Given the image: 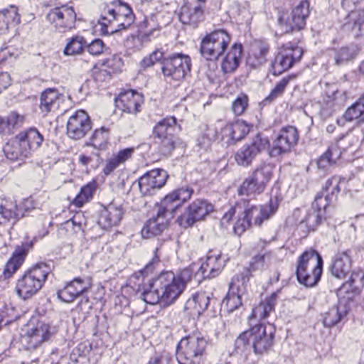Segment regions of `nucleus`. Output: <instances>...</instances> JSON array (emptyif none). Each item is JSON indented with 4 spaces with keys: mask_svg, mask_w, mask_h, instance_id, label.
<instances>
[{
    "mask_svg": "<svg viewBox=\"0 0 364 364\" xmlns=\"http://www.w3.org/2000/svg\"><path fill=\"white\" fill-rule=\"evenodd\" d=\"M193 269L188 267L180 271L177 274L173 272L161 273L144 290L141 298L146 303L163 306L172 304L183 291L186 284L191 281Z\"/></svg>",
    "mask_w": 364,
    "mask_h": 364,
    "instance_id": "1",
    "label": "nucleus"
},
{
    "mask_svg": "<svg viewBox=\"0 0 364 364\" xmlns=\"http://www.w3.org/2000/svg\"><path fill=\"white\" fill-rule=\"evenodd\" d=\"M237 208L240 215L234 226V232L240 235L251 225L259 226L272 216L278 208V203L277 200L270 199L267 205H256L248 200L242 199L237 202Z\"/></svg>",
    "mask_w": 364,
    "mask_h": 364,
    "instance_id": "2",
    "label": "nucleus"
},
{
    "mask_svg": "<svg viewBox=\"0 0 364 364\" xmlns=\"http://www.w3.org/2000/svg\"><path fill=\"white\" fill-rule=\"evenodd\" d=\"M274 330L272 325L258 324L242 332L235 341V348L243 353L252 348L256 354L267 352L273 346Z\"/></svg>",
    "mask_w": 364,
    "mask_h": 364,
    "instance_id": "3",
    "label": "nucleus"
},
{
    "mask_svg": "<svg viewBox=\"0 0 364 364\" xmlns=\"http://www.w3.org/2000/svg\"><path fill=\"white\" fill-rule=\"evenodd\" d=\"M208 348V341L200 332L189 334L179 341L176 359L179 364H200Z\"/></svg>",
    "mask_w": 364,
    "mask_h": 364,
    "instance_id": "4",
    "label": "nucleus"
},
{
    "mask_svg": "<svg viewBox=\"0 0 364 364\" xmlns=\"http://www.w3.org/2000/svg\"><path fill=\"white\" fill-rule=\"evenodd\" d=\"M323 269L321 256L315 250L304 252L297 259L296 274L298 282L308 287L319 282Z\"/></svg>",
    "mask_w": 364,
    "mask_h": 364,
    "instance_id": "5",
    "label": "nucleus"
},
{
    "mask_svg": "<svg viewBox=\"0 0 364 364\" xmlns=\"http://www.w3.org/2000/svg\"><path fill=\"white\" fill-rule=\"evenodd\" d=\"M50 272L45 263L37 264L29 269L17 282L16 293L23 299L35 295L43 287Z\"/></svg>",
    "mask_w": 364,
    "mask_h": 364,
    "instance_id": "6",
    "label": "nucleus"
},
{
    "mask_svg": "<svg viewBox=\"0 0 364 364\" xmlns=\"http://www.w3.org/2000/svg\"><path fill=\"white\" fill-rule=\"evenodd\" d=\"M344 180L338 176H333L326 181L321 193L316 195L312 203L313 213H309L303 221L307 226L313 228L320 223L322 212L330 204L333 196L340 191V184Z\"/></svg>",
    "mask_w": 364,
    "mask_h": 364,
    "instance_id": "7",
    "label": "nucleus"
},
{
    "mask_svg": "<svg viewBox=\"0 0 364 364\" xmlns=\"http://www.w3.org/2000/svg\"><path fill=\"white\" fill-rule=\"evenodd\" d=\"M270 164H261L246 178L238 188L240 196L259 195L264 192L273 175Z\"/></svg>",
    "mask_w": 364,
    "mask_h": 364,
    "instance_id": "8",
    "label": "nucleus"
},
{
    "mask_svg": "<svg viewBox=\"0 0 364 364\" xmlns=\"http://www.w3.org/2000/svg\"><path fill=\"white\" fill-rule=\"evenodd\" d=\"M176 119L166 117L157 122L152 131V137L158 149L164 155L169 154L175 149L174 132Z\"/></svg>",
    "mask_w": 364,
    "mask_h": 364,
    "instance_id": "9",
    "label": "nucleus"
},
{
    "mask_svg": "<svg viewBox=\"0 0 364 364\" xmlns=\"http://www.w3.org/2000/svg\"><path fill=\"white\" fill-rule=\"evenodd\" d=\"M191 65V58L188 55L177 53L163 60L161 70L166 81H181L190 73Z\"/></svg>",
    "mask_w": 364,
    "mask_h": 364,
    "instance_id": "10",
    "label": "nucleus"
},
{
    "mask_svg": "<svg viewBox=\"0 0 364 364\" xmlns=\"http://www.w3.org/2000/svg\"><path fill=\"white\" fill-rule=\"evenodd\" d=\"M303 49L298 46H283L271 64L274 75H279L299 62L303 55Z\"/></svg>",
    "mask_w": 364,
    "mask_h": 364,
    "instance_id": "11",
    "label": "nucleus"
},
{
    "mask_svg": "<svg viewBox=\"0 0 364 364\" xmlns=\"http://www.w3.org/2000/svg\"><path fill=\"white\" fill-rule=\"evenodd\" d=\"M269 141L267 137L257 134L249 144L243 145L235 154L237 164L249 166L255 157L269 147Z\"/></svg>",
    "mask_w": 364,
    "mask_h": 364,
    "instance_id": "12",
    "label": "nucleus"
},
{
    "mask_svg": "<svg viewBox=\"0 0 364 364\" xmlns=\"http://www.w3.org/2000/svg\"><path fill=\"white\" fill-rule=\"evenodd\" d=\"M299 134L295 127L289 126L282 128L269 151V156L278 157L289 153L297 144Z\"/></svg>",
    "mask_w": 364,
    "mask_h": 364,
    "instance_id": "13",
    "label": "nucleus"
},
{
    "mask_svg": "<svg viewBox=\"0 0 364 364\" xmlns=\"http://www.w3.org/2000/svg\"><path fill=\"white\" fill-rule=\"evenodd\" d=\"M55 332V327L45 322L39 321L35 326L28 329L26 333L22 336L21 342L27 349H33L47 341Z\"/></svg>",
    "mask_w": 364,
    "mask_h": 364,
    "instance_id": "14",
    "label": "nucleus"
},
{
    "mask_svg": "<svg viewBox=\"0 0 364 364\" xmlns=\"http://www.w3.org/2000/svg\"><path fill=\"white\" fill-rule=\"evenodd\" d=\"M168 176L164 169H153L139 179V191L144 196L154 195L166 183Z\"/></svg>",
    "mask_w": 364,
    "mask_h": 364,
    "instance_id": "15",
    "label": "nucleus"
},
{
    "mask_svg": "<svg viewBox=\"0 0 364 364\" xmlns=\"http://www.w3.org/2000/svg\"><path fill=\"white\" fill-rule=\"evenodd\" d=\"M213 210V206L205 200L193 201L179 218L178 223L183 228L192 226L196 222L203 219Z\"/></svg>",
    "mask_w": 364,
    "mask_h": 364,
    "instance_id": "16",
    "label": "nucleus"
},
{
    "mask_svg": "<svg viewBox=\"0 0 364 364\" xmlns=\"http://www.w3.org/2000/svg\"><path fill=\"white\" fill-rule=\"evenodd\" d=\"M92 124L88 114L84 110H77L71 115L67 123V134L71 139L77 140L90 132Z\"/></svg>",
    "mask_w": 364,
    "mask_h": 364,
    "instance_id": "17",
    "label": "nucleus"
},
{
    "mask_svg": "<svg viewBox=\"0 0 364 364\" xmlns=\"http://www.w3.org/2000/svg\"><path fill=\"white\" fill-rule=\"evenodd\" d=\"M159 35V29L156 24H139L136 33L125 41V46L134 50L140 49L144 43L150 42Z\"/></svg>",
    "mask_w": 364,
    "mask_h": 364,
    "instance_id": "18",
    "label": "nucleus"
},
{
    "mask_svg": "<svg viewBox=\"0 0 364 364\" xmlns=\"http://www.w3.org/2000/svg\"><path fill=\"white\" fill-rule=\"evenodd\" d=\"M250 132V127L242 120L226 124L221 129L220 139L227 146L235 145L242 139Z\"/></svg>",
    "mask_w": 364,
    "mask_h": 364,
    "instance_id": "19",
    "label": "nucleus"
},
{
    "mask_svg": "<svg viewBox=\"0 0 364 364\" xmlns=\"http://www.w3.org/2000/svg\"><path fill=\"white\" fill-rule=\"evenodd\" d=\"M247 293V284L244 279H233L230 284L229 291L223 300L227 311L230 313L238 309L242 304V299Z\"/></svg>",
    "mask_w": 364,
    "mask_h": 364,
    "instance_id": "20",
    "label": "nucleus"
},
{
    "mask_svg": "<svg viewBox=\"0 0 364 364\" xmlns=\"http://www.w3.org/2000/svg\"><path fill=\"white\" fill-rule=\"evenodd\" d=\"M90 279L75 278L65 287L58 291V297L65 303L72 302L80 294H83L91 287Z\"/></svg>",
    "mask_w": 364,
    "mask_h": 364,
    "instance_id": "21",
    "label": "nucleus"
},
{
    "mask_svg": "<svg viewBox=\"0 0 364 364\" xmlns=\"http://www.w3.org/2000/svg\"><path fill=\"white\" fill-rule=\"evenodd\" d=\"M116 105L123 112L136 114L144 103L143 95L134 90H128L121 93L116 100Z\"/></svg>",
    "mask_w": 364,
    "mask_h": 364,
    "instance_id": "22",
    "label": "nucleus"
},
{
    "mask_svg": "<svg viewBox=\"0 0 364 364\" xmlns=\"http://www.w3.org/2000/svg\"><path fill=\"white\" fill-rule=\"evenodd\" d=\"M225 259H223L220 255L209 253L199 268L202 277L210 279L218 276L225 266Z\"/></svg>",
    "mask_w": 364,
    "mask_h": 364,
    "instance_id": "23",
    "label": "nucleus"
},
{
    "mask_svg": "<svg viewBox=\"0 0 364 364\" xmlns=\"http://www.w3.org/2000/svg\"><path fill=\"white\" fill-rule=\"evenodd\" d=\"M330 272L336 278L344 279L351 271V259L348 252H339L332 259Z\"/></svg>",
    "mask_w": 364,
    "mask_h": 364,
    "instance_id": "24",
    "label": "nucleus"
},
{
    "mask_svg": "<svg viewBox=\"0 0 364 364\" xmlns=\"http://www.w3.org/2000/svg\"><path fill=\"white\" fill-rule=\"evenodd\" d=\"M323 95V103L330 108L340 107L345 105L347 95L345 91L339 90L336 84H326Z\"/></svg>",
    "mask_w": 364,
    "mask_h": 364,
    "instance_id": "25",
    "label": "nucleus"
},
{
    "mask_svg": "<svg viewBox=\"0 0 364 364\" xmlns=\"http://www.w3.org/2000/svg\"><path fill=\"white\" fill-rule=\"evenodd\" d=\"M169 220L161 213H157L156 216L150 218L141 230V235L144 238H150L160 235L168 225Z\"/></svg>",
    "mask_w": 364,
    "mask_h": 364,
    "instance_id": "26",
    "label": "nucleus"
},
{
    "mask_svg": "<svg viewBox=\"0 0 364 364\" xmlns=\"http://www.w3.org/2000/svg\"><path fill=\"white\" fill-rule=\"evenodd\" d=\"M4 152L6 158L11 161L22 160L31 156L21 139H18V134L6 143Z\"/></svg>",
    "mask_w": 364,
    "mask_h": 364,
    "instance_id": "27",
    "label": "nucleus"
},
{
    "mask_svg": "<svg viewBox=\"0 0 364 364\" xmlns=\"http://www.w3.org/2000/svg\"><path fill=\"white\" fill-rule=\"evenodd\" d=\"M123 214L124 211L120 206L109 204L102 211L99 224L105 229L117 225Z\"/></svg>",
    "mask_w": 364,
    "mask_h": 364,
    "instance_id": "28",
    "label": "nucleus"
},
{
    "mask_svg": "<svg viewBox=\"0 0 364 364\" xmlns=\"http://www.w3.org/2000/svg\"><path fill=\"white\" fill-rule=\"evenodd\" d=\"M60 94L58 90L48 88L44 90L40 97L39 108L45 114L54 112L59 107Z\"/></svg>",
    "mask_w": 364,
    "mask_h": 364,
    "instance_id": "29",
    "label": "nucleus"
},
{
    "mask_svg": "<svg viewBox=\"0 0 364 364\" xmlns=\"http://www.w3.org/2000/svg\"><path fill=\"white\" fill-rule=\"evenodd\" d=\"M24 217V213H21L15 203L0 198V224L13 220L17 221L20 218Z\"/></svg>",
    "mask_w": 364,
    "mask_h": 364,
    "instance_id": "30",
    "label": "nucleus"
},
{
    "mask_svg": "<svg viewBox=\"0 0 364 364\" xmlns=\"http://www.w3.org/2000/svg\"><path fill=\"white\" fill-rule=\"evenodd\" d=\"M242 46L235 43L228 52L222 63V69L225 73H232L238 67L242 57Z\"/></svg>",
    "mask_w": 364,
    "mask_h": 364,
    "instance_id": "31",
    "label": "nucleus"
},
{
    "mask_svg": "<svg viewBox=\"0 0 364 364\" xmlns=\"http://www.w3.org/2000/svg\"><path fill=\"white\" fill-rule=\"evenodd\" d=\"M18 139H21L31 155L33 151L41 146L43 141L42 134L35 128H31L26 132L19 133Z\"/></svg>",
    "mask_w": 364,
    "mask_h": 364,
    "instance_id": "32",
    "label": "nucleus"
},
{
    "mask_svg": "<svg viewBox=\"0 0 364 364\" xmlns=\"http://www.w3.org/2000/svg\"><path fill=\"white\" fill-rule=\"evenodd\" d=\"M134 148H127L120 150L116 155L110 158L103 172L105 175L110 174L114 169H116L119 164H124L126 161L130 159L134 153Z\"/></svg>",
    "mask_w": 364,
    "mask_h": 364,
    "instance_id": "33",
    "label": "nucleus"
},
{
    "mask_svg": "<svg viewBox=\"0 0 364 364\" xmlns=\"http://www.w3.org/2000/svg\"><path fill=\"white\" fill-rule=\"evenodd\" d=\"M276 296V294H272L270 297L253 308L251 317L257 320H263L267 318L269 314L274 310Z\"/></svg>",
    "mask_w": 364,
    "mask_h": 364,
    "instance_id": "34",
    "label": "nucleus"
},
{
    "mask_svg": "<svg viewBox=\"0 0 364 364\" xmlns=\"http://www.w3.org/2000/svg\"><path fill=\"white\" fill-rule=\"evenodd\" d=\"M212 43L215 50V55L220 56L227 48L230 41L229 34L225 30H217L209 34Z\"/></svg>",
    "mask_w": 364,
    "mask_h": 364,
    "instance_id": "35",
    "label": "nucleus"
},
{
    "mask_svg": "<svg viewBox=\"0 0 364 364\" xmlns=\"http://www.w3.org/2000/svg\"><path fill=\"white\" fill-rule=\"evenodd\" d=\"M341 156V151H338V147L335 145H331L318 159L317 161L318 167L319 168L326 169L335 164Z\"/></svg>",
    "mask_w": 364,
    "mask_h": 364,
    "instance_id": "36",
    "label": "nucleus"
},
{
    "mask_svg": "<svg viewBox=\"0 0 364 364\" xmlns=\"http://www.w3.org/2000/svg\"><path fill=\"white\" fill-rule=\"evenodd\" d=\"M180 207V202L176 197L173 192L166 196L161 202V207L158 213L166 216L169 220L173 218L176 209Z\"/></svg>",
    "mask_w": 364,
    "mask_h": 364,
    "instance_id": "37",
    "label": "nucleus"
},
{
    "mask_svg": "<svg viewBox=\"0 0 364 364\" xmlns=\"http://www.w3.org/2000/svg\"><path fill=\"white\" fill-rule=\"evenodd\" d=\"M346 311L338 306H334L323 314V323L326 327L331 328L338 324L346 315Z\"/></svg>",
    "mask_w": 364,
    "mask_h": 364,
    "instance_id": "38",
    "label": "nucleus"
},
{
    "mask_svg": "<svg viewBox=\"0 0 364 364\" xmlns=\"http://www.w3.org/2000/svg\"><path fill=\"white\" fill-rule=\"evenodd\" d=\"M23 121V117L16 112H11L6 118H0V134H9L11 129L16 128Z\"/></svg>",
    "mask_w": 364,
    "mask_h": 364,
    "instance_id": "39",
    "label": "nucleus"
},
{
    "mask_svg": "<svg viewBox=\"0 0 364 364\" xmlns=\"http://www.w3.org/2000/svg\"><path fill=\"white\" fill-rule=\"evenodd\" d=\"M24 260V252L19 250L16 252L12 257L7 262L4 275L5 278H9L19 268Z\"/></svg>",
    "mask_w": 364,
    "mask_h": 364,
    "instance_id": "40",
    "label": "nucleus"
},
{
    "mask_svg": "<svg viewBox=\"0 0 364 364\" xmlns=\"http://www.w3.org/2000/svg\"><path fill=\"white\" fill-rule=\"evenodd\" d=\"M65 15L68 16V21H75L76 14L71 7L63 6L62 8H55L53 9L48 15L49 21H62L65 18Z\"/></svg>",
    "mask_w": 364,
    "mask_h": 364,
    "instance_id": "41",
    "label": "nucleus"
},
{
    "mask_svg": "<svg viewBox=\"0 0 364 364\" xmlns=\"http://www.w3.org/2000/svg\"><path fill=\"white\" fill-rule=\"evenodd\" d=\"M364 113V95L353 104L343 114L346 120L351 122L360 118Z\"/></svg>",
    "mask_w": 364,
    "mask_h": 364,
    "instance_id": "42",
    "label": "nucleus"
},
{
    "mask_svg": "<svg viewBox=\"0 0 364 364\" xmlns=\"http://www.w3.org/2000/svg\"><path fill=\"white\" fill-rule=\"evenodd\" d=\"M269 50V46L267 43L258 42L253 46L252 55L255 58V62L251 64L256 67L262 65L267 60V55Z\"/></svg>",
    "mask_w": 364,
    "mask_h": 364,
    "instance_id": "43",
    "label": "nucleus"
},
{
    "mask_svg": "<svg viewBox=\"0 0 364 364\" xmlns=\"http://www.w3.org/2000/svg\"><path fill=\"white\" fill-rule=\"evenodd\" d=\"M95 191V183H89L83 186L80 192L77 195L73 200V204L77 207L82 206L85 203L92 198L93 193Z\"/></svg>",
    "mask_w": 364,
    "mask_h": 364,
    "instance_id": "44",
    "label": "nucleus"
},
{
    "mask_svg": "<svg viewBox=\"0 0 364 364\" xmlns=\"http://www.w3.org/2000/svg\"><path fill=\"white\" fill-rule=\"evenodd\" d=\"M108 140V133L105 128L95 131L87 146H92L97 149H105Z\"/></svg>",
    "mask_w": 364,
    "mask_h": 364,
    "instance_id": "45",
    "label": "nucleus"
},
{
    "mask_svg": "<svg viewBox=\"0 0 364 364\" xmlns=\"http://www.w3.org/2000/svg\"><path fill=\"white\" fill-rule=\"evenodd\" d=\"M119 10L122 11V14H117L114 9H108L107 14L109 16H102L103 20H107L108 23H112L114 21H121L120 17L124 16L126 19H131L132 15V10L130 6L127 4H120Z\"/></svg>",
    "mask_w": 364,
    "mask_h": 364,
    "instance_id": "46",
    "label": "nucleus"
},
{
    "mask_svg": "<svg viewBox=\"0 0 364 364\" xmlns=\"http://www.w3.org/2000/svg\"><path fill=\"white\" fill-rule=\"evenodd\" d=\"M292 78H294L293 76H288L282 78L278 83L276 84L275 87L272 89L269 95L264 100V102L270 103L277 97H281L283 95L290 80Z\"/></svg>",
    "mask_w": 364,
    "mask_h": 364,
    "instance_id": "47",
    "label": "nucleus"
},
{
    "mask_svg": "<svg viewBox=\"0 0 364 364\" xmlns=\"http://www.w3.org/2000/svg\"><path fill=\"white\" fill-rule=\"evenodd\" d=\"M274 258L271 252H266L262 255H258L254 257L250 262V270L262 269L272 264Z\"/></svg>",
    "mask_w": 364,
    "mask_h": 364,
    "instance_id": "48",
    "label": "nucleus"
},
{
    "mask_svg": "<svg viewBox=\"0 0 364 364\" xmlns=\"http://www.w3.org/2000/svg\"><path fill=\"white\" fill-rule=\"evenodd\" d=\"M309 4L307 1H301L292 11V21L294 23H304L309 15Z\"/></svg>",
    "mask_w": 364,
    "mask_h": 364,
    "instance_id": "49",
    "label": "nucleus"
},
{
    "mask_svg": "<svg viewBox=\"0 0 364 364\" xmlns=\"http://www.w3.org/2000/svg\"><path fill=\"white\" fill-rule=\"evenodd\" d=\"M200 51L203 57H204L207 60H214L218 58L217 55H215V50L209 34L202 40Z\"/></svg>",
    "mask_w": 364,
    "mask_h": 364,
    "instance_id": "50",
    "label": "nucleus"
},
{
    "mask_svg": "<svg viewBox=\"0 0 364 364\" xmlns=\"http://www.w3.org/2000/svg\"><path fill=\"white\" fill-rule=\"evenodd\" d=\"M85 41L82 37H73L65 47L64 54L66 55H73L80 53L84 48Z\"/></svg>",
    "mask_w": 364,
    "mask_h": 364,
    "instance_id": "51",
    "label": "nucleus"
},
{
    "mask_svg": "<svg viewBox=\"0 0 364 364\" xmlns=\"http://www.w3.org/2000/svg\"><path fill=\"white\" fill-rule=\"evenodd\" d=\"M0 22L2 23H19L20 15L15 6H10L9 8L0 11Z\"/></svg>",
    "mask_w": 364,
    "mask_h": 364,
    "instance_id": "52",
    "label": "nucleus"
},
{
    "mask_svg": "<svg viewBox=\"0 0 364 364\" xmlns=\"http://www.w3.org/2000/svg\"><path fill=\"white\" fill-rule=\"evenodd\" d=\"M248 106V97L241 93L233 101L232 110L235 115H241L244 113Z\"/></svg>",
    "mask_w": 364,
    "mask_h": 364,
    "instance_id": "53",
    "label": "nucleus"
},
{
    "mask_svg": "<svg viewBox=\"0 0 364 364\" xmlns=\"http://www.w3.org/2000/svg\"><path fill=\"white\" fill-rule=\"evenodd\" d=\"M21 53V50L15 46H3L0 48V63L8 60L16 59Z\"/></svg>",
    "mask_w": 364,
    "mask_h": 364,
    "instance_id": "54",
    "label": "nucleus"
},
{
    "mask_svg": "<svg viewBox=\"0 0 364 364\" xmlns=\"http://www.w3.org/2000/svg\"><path fill=\"white\" fill-rule=\"evenodd\" d=\"M358 144V139L353 135H347L345 137L341 139L337 144L335 146L338 147V151H341V154L344 151H347L350 149L353 151Z\"/></svg>",
    "mask_w": 364,
    "mask_h": 364,
    "instance_id": "55",
    "label": "nucleus"
},
{
    "mask_svg": "<svg viewBox=\"0 0 364 364\" xmlns=\"http://www.w3.org/2000/svg\"><path fill=\"white\" fill-rule=\"evenodd\" d=\"M102 66L111 71V73H115L121 70L123 66V61L119 55H114L103 60Z\"/></svg>",
    "mask_w": 364,
    "mask_h": 364,
    "instance_id": "56",
    "label": "nucleus"
},
{
    "mask_svg": "<svg viewBox=\"0 0 364 364\" xmlns=\"http://www.w3.org/2000/svg\"><path fill=\"white\" fill-rule=\"evenodd\" d=\"M195 299L198 302L197 314L200 315L208 309L210 297L205 292H199L195 294Z\"/></svg>",
    "mask_w": 364,
    "mask_h": 364,
    "instance_id": "57",
    "label": "nucleus"
},
{
    "mask_svg": "<svg viewBox=\"0 0 364 364\" xmlns=\"http://www.w3.org/2000/svg\"><path fill=\"white\" fill-rule=\"evenodd\" d=\"M353 55V50L348 47L341 48L336 54L335 60L337 65H341L351 59Z\"/></svg>",
    "mask_w": 364,
    "mask_h": 364,
    "instance_id": "58",
    "label": "nucleus"
},
{
    "mask_svg": "<svg viewBox=\"0 0 364 364\" xmlns=\"http://www.w3.org/2000/svg\"><path fill=\"white\" fill-rule=\"evenodd\" d=\"M173 193L174 194V197H176V199L180 202V206H181L183 203L186 202L191 198L193 193V190L191 188L186 187L178 188L173 191Z\"/></svg>",
    "mask_w": 364,
    "mask_h": 364,
    "instance_id": "59",
    "label": "nucleus"
},
{
    "mask_svg": "<svg viewBox=\"0 0 364 364\" xmlns=\"http://www.w3.org/2000/svg\"><path fill=\"white\" fill-rule=\"evenodd\" d=\"M94 71L93 75L96 81L104 82L109 80L111 78V71L108 70L105 67L97 69L96 65H93Z\"/></svg>",
    "mask_w": 364,
    "mask_h": 364,
    "instance_id": "60",
    "label": "nucleus"
},
{
    "mask_svg": "<svg viewBox=\"0 0 364 364\" xmlns=\"http://www.w3.org/2000/svg\"><path fill=\"white\" fill-rule=\"evenodd\" d=\"M104 48L103 41L100 39H95L87 46V50L92 55H98L102 53Z\"/></svg>",
    "mask_w": 364,
    "mask_h": 364,
    "instance_id": "61",
    "label": "nucleus"
},
{
    "mask_svg": "<svg viewBox=\"0 0 364 364\" xmlns=\"http://www.w3.org/2000/svg\"><path fill=\"white\" fill-rule=\"evenodd\" d=\"M149 364H171V358L166 354H155L150 358Z\"/></svg>",
    "mask_w": 364,
    "mask_h": 364,
    "instance_id": "62",
    "label": "nucleus"
},
{
    "mask_svg": "<svg viewBox=\"0 0 364 364\" xmlns=\"http://www.w3.org/2000/svg\"><path fill=\"white\" fill-rule=\"evenodd\" d=\"M237 213L239 215H240V212H239V208H237V203L235 204V206L231 207L223 216L221 219V224L222 225H226L230 223V221L232 220L233 215Z\"/></svg>",
    "mask_w": 364,
    "mask_h": 364,
    "instance_id": "63",
    "label": "nucleus"
},
{
    "mask_svg": "<svg viewBox=\"0 0 364 364\" xmlns=\"http://www.w3.org/2000/svg\"><path fill=\"white\" fill-rule=\"evenodd\" d=\"M18 208L21 213H24L25 216L26 213L34 209V200L31 198H26L23 200L21 205L19 207L18 206Z\"/></svg>",
    "mask_w": 364,
    "mask_h": 364,
    "instance_id": "64",
    "label": "nucleus"
}]
</instances>
